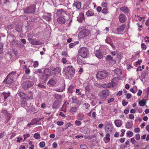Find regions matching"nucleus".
<instances>
[{
    "instance_id": "f257e3e1",
    "label": "nucleus",
    "mask_w": 149,
    "mask_h": 149,
    "mask_svg": "<svg viewBox=\"0 0 149 149\" xmlns=\"http://www.w3.org/2000/svg\"><path fill=\"white\" fill-rule=\"evenodd\" d=\"M109 73L105 70L98 71L97 74V78L99 79H102L106 78L108 75Z\"/></svg>"
},
{
    "instance_id": "f03ea898",
    "label": "nucleus",
    "mask_w": 149,
    "mask_h": 149,
    "mask_svg": "<svg viewBox=\"0 0 149 149\" xmlns=\"http://www.w3.org/2000/svg\"><path fill=\"white\" fill-rule=\"evenodd\" d=\"M118 79L116 77H115L113 78L112 80L111 81V82L110 83H109L107 85H100H100L99 87H103L104 86V87L105 88H110L112 87H114L116 85L118 84V81L117 80H118Z\"/></svg>"
},
{
    "instance_id": "7ed1b4c3",
    "label": "nucleus",
    "mask_w": 149,
    "mask_h": 149,
    "mask_svg": "<svg viewBox=\"0 0 149 149\" xmlns=\"http://www.w3.org/2000/svg\"><path fill=\"white\" fill-rule=\"evenodd\" d=\"M34 85L33 81L30 80H27L23 83V88L24 90H27Z\"/></svg>"
},
{
    "instance_id": "20e7f679",
    "label": "nucleus",
    "mask_w": 149,
    "mask_h": 149,
    "mask_svg": "<svg viewBox=\"0 0 149 149\" xmlns=\"http://www.w3.org/2000/svg\"><path fill=\"white\" fill-rule=\"evenodd\" d=\"M88 52V50L87 48L82 47L79 50V54L81 56L85 58L87 56Z\"/></svg>"
},
{
    "instance_id": "39448f33",
    "label": "nucleus",
    "mask_w": 149,
    "mask_h": 149,
    "mask_svg": "<svg viewBox=\"0 0 149 149\" xmlns=\"http://www.w3.org/2000/svg\"><path fill=\"white\" fill-rule=\"evenodd\" d=\"M64 71L66 73L72 75L75 73V69L72 66H69L65 68Z\"/></svg>"
},
{
    "instance_id": "423d86ee",
    "label": "nucleus",
    "mask_w": 149,
    "mask_h": 149,
    "mask_svg": "<svg viewBox=\"0 0 149 149\" xmlns=\"http://www.w3.org/2000/svg\"><path fill=\"white\" fill-rule=\"evenodd\" d=\"M24 11L25 13H32L35 12V9L34 6H30L24 9Z\"/></svg>"
},
{
    "instance_id": "0eeeda50",
    "label": "nucleus",
    "mask_w": 149,
    "mask_h": 149,
    "mask_svg": "<svg viewBox=\"0 0 149 149\" xmlns=\"http://www.w3.org/2000/svg\"><path fill=\"white\" fill-rule=\"evenodd\" d=\"M109 94V91L108 90H103L100 95V98L102 100L105 99L108 96Z\"/></svg>"
},
{
    "instance_id": "6e6552de",
    "label": "nucleus",
    "mask_w": 149,
    "mask_h": 149,
    "mask_svg": "<svg viewBox=\"0 0 149 149\" xmlns=\"http://www.w3.org/2000/svg\"><path fill=\"white\" fill-rule=\"evenodd\" d=\"M90 31L88 30L84 29L80 32L79 36H81V38H84L89 35Z\"/></svg>"
},
{
    "instance_id": "1a4fd4ad",
    "label": "nucleus",
    "mask_w": 149,
    "mask_h": 149,
    "mask_svg": "<svg viewBox=\"0 0 149 149\" xmlns=\"http://www.w3.org/2000/svg\"><path fill=\"white\" fill-rule=\"evenodd\" d=\"M42 18L47 21L49 22L52 20L51 14L49 13H46L45 15L42 16Z\"/></svg>"
},
{
    "instance_id": "9d476101",
    "label": "nucleus",
    "mask_w": 149,
    "mask_h": 149,
    "mask_svg": "<svg viewBox=\"0 0 149 149\" xmlns=\"http://www.w3.org/2000/svg\"><path fill=\"white\" fill-rule=\"evenodd\" d=\"M56 77L54 76L53 79H51L48 81L47 84L48 85L50 86H55L56 84V81L54 80Z\"/></svg>"
},
{
    "instance_id": "9b49d317",
    "label": "nucleus",
    "mask_w": 149,
    "mask_h": 149,
    "mask_svg": "<svg viewBox=\"0 0 149 149\" xmlns=\"http://www.w3.org/2000/svg\"><path fill=\"white\" fill-rule=\"evenodd\" d=\"M52 70L53 71V73L54 75H58L61 72V69L60 67H57L53 68Z\"/></svg>"
},
{
    "instance_id": "f8f14e48",
    "label": "nucleus",
    "mask_w": 149,
    "mask_h": 149,
    "mask_svg": "<svg viewBox=\"0 0 149 149\" xmlns=\"http://www.w3.org/2000/svg\"><path fill=\"white\" fill-rule=\"evenodd\" d=\"M118 19L119 21L122 23L124 22L126 19L125 15L122 13H121L119 15Z\"/></svg>"
},
{
    "instance_id": "ddd939ff",
    "label": "nucleus",
    "mask_w": 149,
    "mask_h": 149,
    "mask_svg": "<svg viewBox=\"0 0 149 149\" xmlns=\"http://www.w3.org/2000/svg\"><path fill=\"white\" fill-rule=\"evenodd\" d=\"M126 26L125 24H122L118 27L117 29V31L119 34H120L121 32L123 31Z\"/></svg>"
},
{
    "instance_id": "4468645a",
    "label": "nucleus",
    "mask_w": 149,
    "mask_h": 149,
    "mask_svg": "<svg viewBox=\"0 0 149 149\" xmlns=\"http://www.w3.org/2000/svg\"><path fill=\"white\" fill-rule=\"evenodd\" d=\"M31 44L33 45H38L42 44V43L40 41L37 40L36 39H33L30 41Z\"/></svg>"
},
{
    "instance_id": "2eb2a0df",
    "label": "nucleus",
    "mask_w": 149,
    "mask_h": 149,
    "mask_svg": "<svg viewBox=\"0 0 149 149\" xmlns=\"http://www.w3.org/2000/svg\"><path fill=\"white\" fill-rule=\"evenodd\" d=\"M56 14L58 15H62L63 16L67 15L64 9H62L58 10L56 13Z\"/></svg>"
},
{
    "instance_id": "dca6fc26",
    "label": "nucleus",
    "mask_w": 149,
    "mask_h": 149,
    "mask_svg": "<svg viewBox=\"0 0 149 149\" xmlns=\"http://www.w3.org/2000/svg\"><path fill=\"white\" fill-rule=\"evenodd\" d=\"M4 81H5L6 84H9L13 82V80L12 77H8V75Z\"/></svg>"
},
{
    "instance_id": "f3484780",
    "label": "nucleus",
    "mask_w": 149,
    "mask_h": 149,
    "mask_svg": "<svg viewBox=\"0 0 149 149\" xmlns=\"http://www.w3.org/2000/svg\"><path fill=\"white\" fill-rule=\"evenodd\" d=\"M81 3L80 2H74L72 6L73 7H75L77 9H79L81 8Z\"/></svg>"
},
{
    "instance_id": "a211bd4d",
    "label": "nucleus",
    "mask_w": 149,
    "mask_h": 149,
    "mask_svg": "<svg viewBox=\"0 0 149 149\" xmlns=\"http://www.w3.org/2000/svg\"><path fill=\"white\" fill-rule=\"evenodd\" d=\"M95 54L96 57L99 59H101L102 58V55L99 50H96L95 52Z\"/></svg>"
},
{
    "instance_id": "6ab92c4d",
    "label": "nucleus",
    "mask_w": 149,
    "mask_h": 149,
    "mask_svg": "<svg viewBox=\"0 0 149 149\" xmlns=\"http://www.w3.org/2000/svg\"><path fill=\"white\" fill-rule=\"evenodd\" d=\"M26 109L28 110L29 112L33 111L34 110V108L33 106L30 103L28 104L27 107H26Z\"/></svg>"
},
{
    "instance_id": "aec40b11",
    "label": "nucleus",
    "mask_w": 149,
    "mask_h": 149,
    "mask_svg": "<svg viewBox=\"0 0 149 149\" xmlns=\"http://www.w3.org/2000/svg\"><path fill=\"white\" fill-rule=\"evenodd\" d=\"M115 125L117 127H120L122 125V121L120 120H116L114 121Z\"/></svg>"
},
{
    "instance_id": "412c9836",
    "label": "nucleus",
    "mask_w": 149,
    "mask_h": 149,
    "mask_svg": "<svg viewBox=\"0 0 149 149\" xmlns=\"http://www.w3.org/2000/svg\"><path fill=\"white\" fill-rule=\"evenodd\" d=\"M57 21L58 23L60 24H64L65 22V18L62 17H60L58 18Z\"/></svg>"
},
{
    "instance_id": "4be33fe9",
    "label": "nucleus",
    "mask_w": 149,
    "mask_h": 149,
    "mask_svg": "<svg viewBox=\"0 0 149 149\" xmlns=\"http://www.w3.org/2000/svg\"><path fill=\"white\" fill-rule=\"evenodd\" d=\"M65 85H62L61 86L60 88H56L55 90L57 92H62L63 90L65 89Z\"/></svg>"
},
{
    "instance_id": "5701e85b",
    "label": "nucleus",
    "mask_w": 149,
    "mask_h": 149,
    "mask_svg": "<svg viewBox=\"0 0 149 149\" xmlns=\"http://www.w3.org/2000/svg\"><path fill=\"white\" fill-rule=\"evenodd\" d=\"M105 131L108 133L111 132L112 130V127L111 125H107L105 128Z\"/></svg>"
},
{
    "instance_id": "b1692460",
    "label": "nucleus",
    "mask_w": 149,
    "mask_h": 149,
    "mask_svg": "<svg viewBox=\"0 0 149 149\" xmlns=\"http://www.w3.org/2000/svg\"><path fill=\"white\" fill-rule=\"evenodd\" d=\"M120 10L125 13H127L129 12V9L125 6L121 7L120 8Z\"/></svg>"
},
{
    "instance_id": "393cba45",
    "label": "nucleus",
    "mask_w": 149,
    "mask_h": 149,
    "mask_svg": "<svg viewBox=\"0 0 149 149\" xmlns=\"http://www.w3.org/2000/svg\"><path fill=\"white\" fill-rule=\"evenodd\" d=\"M78 109L77 107L76 106L72 107L70 110V112L73 113L74 112L77 111Z\"/></svg>"
},
{
    "instance_id": "a878e982",
    "label": "nucleus",
    "mask_w": 149,
    "mask_h": 149,
    "mask_svg": "<svg viewBox=\"0 0 149 149\" xmlns=\"http://www.w3.org/2000/svg\"><path fill=\"white\" fill-rule=\"evenodd\" d=\"M22 68L23 69H25V72L26 74H30V70L29 68H27L26 65H23Z\"/></svg>"
},
{
    "instance_id": "bb28decb",
    "label": "nucleus",
    "mask_w": 149,
    "mask_h": 149,
    "mask_svg": "<svg viewBox=\"0 0 149 149\" xmlns=\"http://www.w3.org/2000/svg\"><path fill=\"white\" fill-rule=\"evenodd\" d=\"M77 63L79 65H81L83 63V62L82 60L81 59L80 57L79 56H77Z\"/></svg>"
},
{
    "instance_id": "cd10ccee",
    "label": "nucleus",
    "mask_w": 149,
    "mask_h": 149,
    "mask_svg": "<svg viewBox=\"0 0 149 149\" xmlns=\"http://www.w3.org/2000/svg\"><path fill=\"white\" fill-rule=\"evenodd\" d=\"M2 95L4 97V99H6L7 98L9 97L10 95V92H8V93H6L5 92H3L2 93Z\"/></svg>"
},
{
    "instance_id": "c85d7f7f",
    "label": "nucleus",
    "mask_w": 149,
    "mask_h": 149,
    "mask_svg": "<svg viewBox=\"0 0 149 149\" xmlns=\"http://www.w3.org/2000/svg\"><path fill=\"white\" fill-rule=\"evenodd\" d=\"M58 102L57 101H55L54 102V103L53 104L52 107L54 108L57 109L58 107Z\"/></svg>"
},
{
    "instance_id": "c756f323",
    "label": "nucleus",
    "mask_w": 149,
    "mask_h": 149,
    "mask_svg": "<svg viewBox=\"0 0 149 149\" xmlns=\"http://www.w3.org/2000/svg\"><path fill=\"white\" fill-rule=\"evenodd\" d=\"M28 104H29V103H28L26 101H23L22 102L21 105L22 107L26 109V107H27Z\"/></svg>"
},
{
    "instance_id": "7c9ffc66",
    "label": "nucleus",
    "mask_w": 149,
    "mask_h": 149,
    "mask_svg": "<svg viewBox=\"0 0 149 149\" xmlns=\"http://www.w3.org/2000/svg\"><path fill=\"white\" fill-rule=\"evenodd\" d=\"M132 121H131V122H128L126 125V127L127 128H131L132 126Z\"/></svg>"
},
{
    "instance_id": "2f4dec72",
    "label": "nucleus",
    "mask_w": 149,
    "mask_h": 149,
    "mask_svg": "<svg viewBox=\"0 0 149 149\" xmlns=\"http://www.w3.org/2000/svg\"><path fill=\"white\" fill-rule=\"evenodd\" d=\"M74 87L72 86H70L68 89V92L72 93L74 91Z\"/></svg>"
},
{
    "instance_id": "473e14b6",
    "label": "nucleus",
    "mask_w": 149,
    "mask_h": 149,
    "mask_svg": "<svg viewBox=\"0 0 149 149\" xmlns=\"http://www.w3.org/2000/svg\"><path fill=\"white\" fill-rule=\"evenodd\" d=\"M79 43V42H74V43H71L69 44V47L70 48H73L74 46L75 45H76L78 44Z\"/></svg>"
},
{
    "instance_id": "72a5a7b5",
    "label": "nucleus",
    "mask_w": 149,
    "mask_h": 149,
    "mask_svg": "<svg viewBox=\"0 0 149 149\" xmlns=\"http://www.w3.org/2000/svg\"><path fill=\"white\" fill-rule=\"evenodd\" d=\"M94 13L91 11L88 10L86 13V15L88 16H92L94 15Z\"/></svg>"
},
{
    "instance_id": "f704fd0d",
    "label": "nucleus",
    "mask_w": 149,
    "mask_h": 149,
    "mask_svg": "<svg viewBox=\"0 0 149 149\" xmlns=\"http://www.w3.org/2000/svg\"><path fill=\"white\" fill-rule=\"evenodd\" d=\"M115 73L118 75L121 74L122 71L120 69L117 68L115 70Z\"/></svg>"
},
{
    "instance_id": "c9c22d12",
    "label": "nucleus",
    "mask_w": 149,
    "mask_h": 149,
    "mask_svg": "<svg viewBox=\"0 0 149 149\" xmlns=\"http://www.w3.org/2000/svg\"><path fill=\"white\" fill-rule=\"evenodd\" d=\"M7 39L9 42H12L14 41V38L12 36H9L7 37Z\"/></svg>"
},
{
    "instance_id": "e433bc0d",
    "label": "nucleus",
    "mask_w": 149,
    "mask_h": 149,
    "mask_svg": "<svg viewBox=\"0 0 149 149\" xmlns=\"http://www.w3.org/2000/svg\"><path fill=\"white\" fill-rule=\"evenodd\" d=\"M84 118L85 116L84 115L79 114L78 116L77 119L78 120H82L84 119Z\"/></svg>"
},
{
    "instance_id": "4c0bfd02",
    "label": "nucleus",
    "mask_w": 149,
    "mask_h": 149,
    "mask_svg": "<svg viewBox=\"0 0 149 149\" xmlns=\"http://www.w3.org/2000/svg\"><path fill=\"white\" fill-rule=\"evenodd\" d=\"M106 60L107 61H115L113 59V58L109 55H107L106 57Z\"/></svg>"
},
{
    "instance_id": "58836bf2",
    "label": "nucleus",
    "mask_w": 149,
    "mask_h": 149,
    "mask_svg": "<svg viewBox=\"0 0 149 149\" xmlns=\"http://www.w3.org/2000/svg\"><path fill=\"white\" fill-rule=\"evenodd\" d=\"M34 137L37 139H39L40 137V135L38 133H36L34 135Z\"/></svg>"
},
{
    "instance_id": "ea45409f",
    "label": "nucleus",
    "mask_w": 149,
    "mask_h": 149,
    "mask_svg": "<svg viewBox=\"0 0 149 149\" xmlns=\"http://www.w3.org/2000/svg\"><path fill=\"white\" fill-rule=\"evenodd\" d=\"M3 44L0 42V54L3 53Z\"/></svg>"
},
{
    "instance_id": "a19ab883",
    "label": "nucleus",
    "mask_w": 149,
    "mask_h": 149,
    "mask_svg": "<svg viewBox=\"0 0 149 149\" xmlns=\"http://www.w3.org/2000/svg\"><path fill=\"white\" fill-rule=\"evenodd\" d=\"M16 74V72L15 71L12 72L8 74V77H10L12 78L13 77V75H15Z\"/></svg>"
},
{
    "instance_id": "79ce46f5",
    "label": "nucleus",
    "mask_w": 149,
    "mask_h": 149,
    "mask_svg": "<svg viewBox=\"0 0 149 149\" xmlns=\"http://www.w3.org/2000/svg\"><path fill=\"white\" fill-rule=\"evenodd\" d=\"M83 107L84 108L87 109L90 107V105L88 103H85L83 104Z\"/></svg>"
},
{
    "instance_id": "37998d69",
    "label": "nucleus",
    "mask_w": 149,
    "mask_h": 149,
    "mask_svg": "<svg viewBox=\"0 0 149 149\" xmlns=\"http://www.w3.org/2000/svg\"><path fill=\"white\" fill-rule=\"evenodd\" d=\"M62 96L58 94H55V98L57 100L61 99L62 98Z\"/></svg>"
},
{
    "instance_id": "c03bdc74",
    "label": "nucleus",
    "mask_w": 149,
    "mask_h": 149,
    "mask_svg": "<svg viewBox=\"0 0 149 149\" xmlns=\"http://www.w3.org/2000/svg\"><path fill=\"white\" fill-rule=\"evenodd\" d=\"M80 148L81 149H87V147L86 145L81 144L80 145Z\"/></svg>"
},
{
    "instance_id": "a18cd8bd",
    "label": "nucleus",
    "mask_w": 149,
    "mask_h": 149,
    "mask_svg": "<svg viewBox=\"0 0 149 149\" xmlns=\"http://www.w3.org/2000/svg\"><path fill=\"white\" fill-rule=\"evenodd\" d=\"M16 31L18 32H21L22 30V28L21 26H18L16 28Z\"/></svg>"
},
{
    "instance_id": "49530a36",
    "label": "nucleus",
    "mask_w": 149,
    "mask_h": 149,
    "mask_svg": "<svg viewBox=\"0 0 149 149\" xmlns=\"http://www.w3.org/2000/svg\"><path fill=\"white\" fill-rule=\"evenodd\" d=\"M139 104L141 106H143L145 104V102L143 100L139 102Z\"/></svg>"
},
{
    "instance_id": "de8ad7c7",
    "label": "nucleus",
    "mask_w": 149,
    "mask_h": 149,
    "mask_svg": "<svg viewBox=\"0 0 149 149\" xmlns=\"http://www.w3.org/2000/svg\"><path fill=\"white\" fill-rule=\"evenodd\" d=\"M141 45L142 49L145 50L146 48V45L144 43H142Z\"/></svg>"
},
{
    "instance_id": "09e8293b",
    "label": "nucleus",
    "mask_w": 149,
    "mask_h": 149,
    "mask_svg": "<svg viewBox=\"0 0 149 149\" xmlns=\"http://www.w3.org/2000/svg\"><path fill=\"white\" fill-rule=\"evenodd\" d=\"M39 145L40 147L43 148L45 146V143L44 141L41 142L40 143Z\"/></svg>"
},
{
    "instance_id": "8fccbe9b",
    "label": "nucleus",
    "mask_w": 149,
    "mask_h": 149,
    "mask_svg": "<svg viewBox=\"0 0 149 149\" xmlns=\"http://www.w3.org/2000/svg\"><path fill=\"white\" fill-rule=\"evenodd\" d=\"M75 93L78 95H81V93L79 89H77L76 90Z\"/></svg>"
},
{
    "instance_id": "3c124183",
    "label": "nucleus",
    "mask_w": 149,
    "mask_h": 149,
    "mask_svg": "<svg viewBox=\"0 0 149 149\" xmlns=\"http://www.w3.org/2000/svg\"><path fill=\"white\" fill-rule=\"evenodd\" d=\"M135 138L137 140H138L140 139V134H137L135 135Z\"/></svg>"
},
{
    "instance_id": "603ef678",
    "label": "nucleus",
    "mask_w": 149,
    "mask_h": 149,
    "mask_svg": "<svg viewBox=\"0 0 149 149\" xmlns=\"http://www.w3.org/2000/svg\"><path fill=\"white\" fill-rule=\"evenodd\" d=\"M127 134L129 136L131 137L133 135V133L131 131H129L127 132Z\"/></svg>"
},
{
    "instance_id": "864d4df0",
    "label": "nucleus",
    "mask_w": 149,
    "mask_h": 149,
    "mask_svg": "<svg viewBox=\"0 0 149 149\" xmlns=\"http://www.w3.org/2000/svg\"><path fill=\"white\" fill-rule=\"evenodd\" d=\"M81 122L80 121L76 120L75 121V123L77 126H79L81 125Z\"/></svg>"
},
{
    "instance_id": "5fc2aeb1",
    "label": "nucleus",
    "mask_w": 149,
    "mask_h": 149,
    "mask_svg": "<svg viewBox=\"0 0 149 149\" xmlns=\"http://www.w3.org/2000/svg\"><path fill=\"white\" fill-rule=\"evenodd\" d=\"M131 142L133 144H135L136 143V141L134 138L131 139Z\"/></svg>"
},
{
    "instance_id": "6e6d98bb",
    "label": "nucleus",
    "mask_w": 149,
    "mask_h": 149,
    "mask_svg": "<svg viewBox=\"0 0 149 149\" xmlns=\"http://www.w3.org/2000/svg\"><path fill=\"white\" fill-rule=\"evenodd\" d=\"M125 130L124 129H122L121 130V133L120 135V136H123L124 135V132H125Z\"/></svg>"
},
{
    "instance_id": "4d7b16f0",
    "label": "nucleus",
    "mask_w": 149,
    "mask_h": 149,
    "mask_svg": "<svg viewBox=\"0 0 149 149\" xmlns=\"http://www.w3.org/2000/svg\"><path fill=\"white\" fill-rule=\"evenodd\" d=\"M62 55L65 57L68 56L67 53L65 51H63L62 52Z\"/></svg>"
},
{
    "instance_id": "13d9d810",
    "label": "nucleus",
    "mask_w": 149,
    "mask_h": 149,
    "mask_svg": "<svg viewBox=\"0 0 149 149\" xmlns=\"http://www.w3.org/2000/svg\"><path fill=\"white\" fill-rule=\"evenodd\" d=\"M24 93L23 92H19L18 93V95L19 96L23 98L24 95Z\"/></svg>"
},
{
    "instance_id": "bf43d9fd",
    "label": "nucleus",
    "mask_w": 149,
    "mask_h": 149,
    "mask_svg": "<svg viewBox=\"0 0 149 149\" xmlns=\"http://www.w3.org/2000/svg\"><path fill=\"white\" fill-rule=\"evenodd\" d=\"M110 135L108 133H107L106 134V136H105V138L108 141H109L110 140Z\"/></svg>"
},
{
    "instance_id": "052dcab7",
    "label": "nucleus",
    "mask_w": 149,
    "mask_h": 149,
    "mask_svg": "<svg viewBox=\"0 0 149 149\" xmlns=\"http://www.w3.org/2000/svg\"><path fill=\"white\" fill-rule=\"evenodd\" d=\"M102 12L103 13H107V9L106 8H103L102 10Z\"/></svg>"
},
{
    "instance_id": "680f3d73",
    "label": "nucleus",
    "mask_w": 149,
    "mask_h": 149,
    "mask_svg": "<svg viewBox=\"0 0 149 149\" xmlns=\"http://www.w3.org/2000/svg\"><path fill=\"white\" fill-rule=\"evenodd\" d=\"M57 124L58 125H62L63 124V122L62 121H57Z\"/></svg>"
},
{
    "instance_id": "e2e57ef3",
    "label": "nucleus",
    "mask_w": 149,
    "mask_h": 149,
    "mask_svg": "<svg viewBox=\"0 0 149 149\" xmlns=\"http://www.w3.org/2000/svg\"><path fill=\"white\" fill-rule=\"evenodd\" d=\"M24 95L23 98L27 99H29V94H24Z\"/></svg>"
},
{
    "instance_id": "0e129e2a",
    "label": "nucleus",
    "mask_w": 149,
    "mask_h": 149,
    "mask_svg": "<svg viewBox=\"0 0 149 149\" xmlns=\"http://www.w3.org/2000/svg\"><path fill=\"white\" fill-rule=\"evenodd\" d=\"M85 90L86 91H89L91 90V88L89 86H87L85 87Z\"/></svg>"
},
{
    "instance_id": "69168bd1",
    "label": "nucleus",
    "mask_w": 149,
    "mask_h": 149,
    "mask_svg": "<svg viewBox=\"0 0 149 149\" xmlns=\"http://www.w3.org/2000/svg\"><path fill=\"white\" fill-rule=\"evenodd\" d=\"M62 61L63 64H65L67 62V61L65 58H63L62 59Z\"/></svg>"
},
{
    "instance_id": "338daca9",
    "label": "nucleus",
    "mask_w": 149,
    "mask_h": 149,
    "mask_svg": "<svg viewBox=\"0 0 149 149\" xmlns=\"http://www.w3.org/2000/svg\"><path fill=\"white\" fill-rule=\"evenodd\" d=\"M38 63L37 61H35L33 64V67L34 68L36 67L38 65Z\"/></svg>"
},
{
    "instance_id": "774afa93",
    "label": "nucleus",
    "mask_w": 149,
    "mask_h": 149,
    "mask_svg": "<svg viewBox=\"0 0 149 149\" xmlns=\"http://www.w3.org/2000/svg\"><path fill=\"white\" fill-rule=\"evenodd\" d=\"M33 37V36L31 35H29L28 37V40L29 41H31V40L32 39V38Z\"/></svg>"
}]
</instances>
